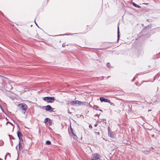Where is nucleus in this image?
<instances>
[{
	"instance_id": "nucleus-1",
	"label": "nucleus",
	"mask_w": 160,
	"mask_h": 160,
	"mask_svg": "<svg viewBox=\"0 0 160 160\" xmlns=\"http://www.w3.org/2000/svg\"><path fill=\"white\" fill-rule=\"evenodd\" d=\"M19 110L25 113L28 108L27 105L25 104H20L18 105Z\"/></svg>"
},
{
	"instance_id": "nucleus-26",
	"label": "nucleus",
	"mask_w": 160,
	"mask_h": 160,
	"mask_svg": "<svg viewBox=\"0 0 160 160\" xmlns=\"http://www.w3.org/2000/svg\"><path fill=\"white\" fill-rule=\"evenodd\" d=\"M1 110H2V111L4 112V110L2 108V109H1Z\"/></svg>"
},
{
	"instance_id": "nucleus-18",
	"label": "nucleus",
	"mask_w": 160,
	"mask_h": 160,
	"mask_svg": "<svg viewBox=\"0 0 160 160\" xmlns=\"http://www.w3.org/2000/svg\"><path fill=\"white\" fill-rule=\"evenodd\" d=\"M19 139V140L20 141H22V138L21 137H19V138H18Z\"/></svg>"
},
{
	"instance_id": "nucleus-8",
	"label": "nucleus",
	"mask_w": 160,
	"mask_h": 160,
	"mask_svg": "<svg viewBox=\"0 0 160 160\" xmlns=\"http://www.w3.org/2000/svg\"><path fill=\"white\" fill-rule=\"evenodd\" d=\"M132 4L133 6H134L135 7L137 8H140L141 7L137 5L134 2H132Z\"/></svg>"
},
{
	"instance_id": "nucleus-24",
	"label": "nucleus",
	"mask_w": 160,
	"mask_h": 160,
	"mask_svg": "<svg viewBox=\"0 0 160 160\" xmlns=\"http://www.w3.org/2000/svg\"><path fill=\"white\" fill-rule=\"evenodd\" d=\"M72 136L74 135V134H74V133L72 132Z\"/></svg>"
},
{
	"instance_id": "nucleus-7",
	"label": "nucleus",
	"mask_w": 160,
	"mask_h": 160,
	"mask_svg": "<svg viewBox=\"0 0 160 160\" xmlns=\"http://www.w3.org/2000/svg\"><path fill=\"white\" fill-rule=\"evenodd\" d=\"M108 136L112 138H113L114 137V134L113 132H110L108 133Z\"/></svg>"
},
{
	"instance_id": "nucleus-13",
	"label": "nucleus",
	"mask_w": 160,
	"mask_h": 160,
	"mask_svg": "<svg viewBox=\"0 0 160 160\" xmlns=\"http://www.w3.org/2000/svg\"><path fill=\"white\" fill-rule=\"evenodd\" d=\"M3 144V142L2 140L0 141V146H2Z\"/></svg>"
},
{
	"instance_id": "nucleus-22",
	"label": "nucleus",
	"mask_w": 160,
	"mask_h": 160,
	"mask_svg": "<svg viewBox=\"0 0 160 160\" xmlns=\"http://www.w3.org/2000/svg\"><path fill=\"white\" fill-rule=\"evenodd\" d=\"M65 46H66V45H65V44H64V43H63V44H62V46L63 47H65Z\"/></svg>"
},
{
	"instance_id": "nucleus-16",
	"label": "nucleus",
	"mask_w": 160,
	"mask_h": 160,
	"mask_svg": "<svg viewBox=\"0 0 160 160\" xmlns=\"http://www.w3.org/2000/svg\"><path fill=\"white\" fill-rule=\"evenodd\" d=\"M110 104L111 105H112V106H114V104L113 103V102H109Z\"/></svg>"
},
{
	"instance_id": "nucleus-28",
	"label": "nucleus",
	"mask_w": 160,
	"mask_h": 160,
	"mask_svg": "<svg viewBox=\"0 0 160 160\" xmlns=\"http://www.w3.org/2000/svg\"><path fill=\"white\" fill-rule=\"evenodd\" d=\"M6 155L5 156V159H6Z\"/></svg>"
},
{
	"instance_id": "nucleus-12",
	"label": "nucleus",
	"mask_w": 160,
	"mask_h": 160,
	"mask_svg": "<svg viewBox=\"0 0 160 160\" xmlns=\"http://www.w3.org/2000/svg\"><path fill=\"white\" fill-rule=\"evenodd\" d=\"M72 136L73 138L74 139H77L78 137L75 134H74V135Z\"/></svg>"
},
{
	"instance_id": "nucleus-21",
	"label": "nucleus",
	"mask_w": 160,
	"mask_h": 160,
	"mask_svg": "<svg viewBox=\"0 0 160 160\" xmlns=\"http://www.w3.org/2000/svg\"><path fill=\"white\" fill-rule=\"evenodd\" d=\"M89 127L90 128H92V126L91 124L89 125Z\"/></svg>"
},
{
	"instance_id": "nucleus-19",
	"label": "nucleus",
	"mask_w": 160,
	"mask_h": 160,
	"mask_svg": "<svg viewBox=\"0 0 160 160\" xmlns=\"http://www.w3.org/2000/svg\"><path fill=\"white\" fill-rule=\"evenodd\" d=\"M108 133L110 132H111L110 129L109 127H108Z\"/></svg>"
},
{
	"instance_id": "nucleus-4",
	"label": "nucleus",
	"mask_w": 160,
	"mask_h": 160,
	"mask_svg": "<svg viewBox=\"0 0 160 160\" xmlns=\"http://www.w3.org/2000/svg\"><path fill=\"white\" fill-rule=\"evenodd\" d=\"M92 160H98L99 159L100 156L98 153H95L92 155Z\"/></svg>"
},
{
	"instance_id": "nucleus-29",
	"label": "nucleus",
	"mask_w": 160,
	"mask_h": 160,
	"mask_svg": "<svg viewBox=\"0 0 160 160\" xmlns=\"http://www.w3.org/2000/svg\"><path fill=\"white\" fill-rule=\"evenodd\" d=\"M99 134V132H98V134Z\"/></svg>"
},
{
	"instance_id": "nucleus-10",
	"label": "nucleus",
	"mask_w": 160,
	"mask_h": 160,
	"mask_svg": "<svg viewBox=\"0 0 160 160\" xmlns=\"http://www.w3.org/2000/svg\"><path fill=\"white\" fill-rule=\"evenodd\" d=\"M119 27L118 26V39H119Z\"/></svg>"
},
{
	"instance_id": "nucleus-5",
	"label": "nucleus",
	"mask_w": 160,
	"mask_h": 160,
	"mask_svg": "<svg viewBox=\"0 0 160 160\" xmlns=\"http://www.w3.org/2000/svg\"><path fill=\"white\" fill-rule=\"evenodd\" d=\"M45 109L47 111L50 112H52L53 111V109L49 105H48L46 106Z\"/></svg>"
},
{
	"instance_id": "nucleus-2",
	"label": "nucleus",
	"mask_w": 160,
	"mask_h": 160,
	"mask_svg": "<svg viewBox=\"0 0 160 160\" xmlns=\"http://www.w3.org/2000/svg\"><path fill=\"white\" fill-rule=\"evenodd\" d=\"M55 99L54 98L52 97H47L43 98L44 100L45 101L48 103L53 102Z\"/></svg>"
},
{
	"instance_id": "nucleus-25",
	"label": "nucleus",
	"mask_w": 160,
	"mask_h": 160,
	"mask_svg": "<svg viewBox=\"0 0 160 160\" xmlns=\"http://www.w3.org/2000/svg\"><path fill=\"white\" fill-rule=\"evenodd\" d=\"M0 108H1V109L2 108L0 105Z\"/></svg>"
},
{
	"instance_id": "nucleus-23",
	"label": "nucleus",
	"mask_w": 160,
	"mask_h": 160,
	"mask_svg": "<svg viewBox=\"0 0 160 160\" xmlns=\"http://www.w3.org/2000/svg\"><path fill=\"white\" fill-rule=\"evenodd\" d=\"M97 126V124H94V126L95 127H96Z\"/></svg>"
},
{
	"instance_id": "nucleus-11",
	"label": "nucleus",
	"mask_w": 160,
	"mask_h": 160,
	"mask_svg": "<svg viewBox=\"0 0 160 160\" xmlns=\"http://www.w3.org/2000/svg\"><path fill=\"white\" fill-rule=\"evenodd\" d=\"M46 144L47 145H50L51 144V142L49 141H47L46 142Z\"/></svg>"
},
{
	"instance_id": "nucleus-15",
	"label": "nucleus",
	"mask_w": 160,
	"mask_h": 160,
	"mask_svg": "<svg viewBox=\"0 0 160 160\" xmlns=\"http://www.w3.org/2000/svg\"><path fill=\"white\" fill-rule=\"evenodd\" d=\"M52 121L51 120H50V119H49L48 122L50 125H51V124L52 123Z\"/></svg>"
},
{
	"instance_id": "nucleus-6",
	"label": "nucleus",
	"mask_w": 160,
	"mask_h": 160,
	"mask_svg": "<svg viewBox=\"0 0 160 160\" xmlns=\"http://www.w3.org/2000/svg\"><path fill=\"white\" fill-rule=\"evenodd\" d=\"M100 100L101 102H110V100L108 99H105L102 97L100 98Z\"/></svg>"
},
{
	"instance_id": "nucleus-9",
	"label": "nucleus",
	"mask_w": 160,
	"mask_h": 160,
	"mask_svg": "<svg viewBox=\"0 0 160 160\" xmlns=\"http://www.w3.org/2000/svg\"><path fill=\"white\" fill-rule=\"evenodd\" d=\"M17 135L18 138H19V137H21V136L22 135V134L21 133L20 131H18L17 132Z\"/></svg>"
},
{
	"instance_id": "nucleus-20",
	"label": "nucleus",
	"mask_w": 160,
	"mask_h": 160,
	"mask_svg": "<svg viewBox=\"0 0 160 160\" xmlns=\"http://www.w3.org/2000/svg\"><path fill=\"white\" fill-rule=\"evenodd\" d=\"M107 66L108 67V68L110 67H109V63H107Z\"/></svg>"
},
{
	"instance_id": "nucleus-27",
	"label": "nucleus",
	"mask_w": 160,
	"mask_h": 160,
	"mask_svg": "<svg viewBox=\"0 0 160 160\" xmlns=\"http://www.w3.org/2000/svg\"><path fill=\"white\" fill-rule=\"evenodd\" d=\"M143 4H147L148 3H143Z\"/></svg>"
},
{
	"instance_id": "nucleus-3",
	"label": "nucleus",
	"mask_w": 160,
	"mask_h": 160,
	"mask_svg": "<svg viewBox=\"0 0 160 160\" xmlns=\"http://www.w3.org/2000/svg\"><path fill=\"white\" fill-rule=\"evenodd\" d=\"M85 102H81L78 100L75 101H72L70 102V104L73 105L74 104L78 105H84L85 104Z\"/></svg>"
},
{
	"instance_id": "nucleus-14",
	"label": "nucleus",
	"mask_w": 160,
	"mask_h": 160,
	"mask_svg": "<svg viewBox=\"0 0 160 160\" xmlns=\"http://www.w3.org/2000/svg\"><path fill=\"white\" fill-rule=\"evenodd\" d=\"M48 118H46L44 120V123H46L48 122Z\"/></svg>"
},
{
	"instance_id": "nucleus-17",
	"label": "nucleus",
	"mask_w": 160,
	"mask_h": 160,
	"mask_svg": "<svg viewBox=\"0 0 160 160\" xmlns=\"http://www.w3.org/2000/svg\"><path fill=\"white\" fill-rule=\"evenodd\" d=\"M19 149L20 150L21 148V145L20 144V141L19 142Z\"/></svg>"
}]
</instances>
